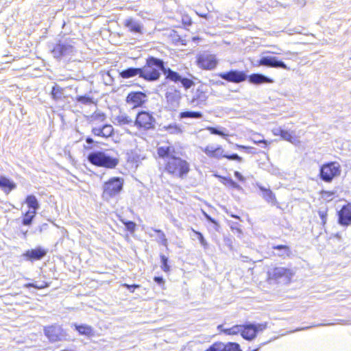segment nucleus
Wrapping results in <instances>:
<instances>
[{
    "mask_svg": "<svg viewBox=\"0 0 351 351\" xmlns=\"http://www.w3.org/2000/svg\"><path fill=\"white\" fill-rule=\"evenodd\" d=\"M175 148L170 145L158 147L157 153L160 158L165 160L164 171L174 178L183 179L190 171L189 163L175 155Z\"/></svg>",
    "mask_w": 351,
    "mask_h": 351,
    "instance_id": "1",
    "label": "nucleus"
},
{
    "mask_svg": "<svg viewBox=\"0 0 351 351\" xmlns=\"http://www.w3.org/2000/svg\"><path fill=\"white\" fill-rule=\"evenodd\" d=\"M88 160L93 165L103 167L108 169L114 168L119 162L117 154H112L110 151L93 152L88 154Z\"/></svg>",
    "mask_w": 351,
    "mask_h": 351,
    "instance_id": "2",
    "label": "nucleus"
},
{
    "mask_svg": "<svg viewBox=\"0 0 351 351\" xmlns=\"http://www.w3.org/2000/svg\"><path fill=\"white\" fill-rule=\"evenodd\" d=\"M165 63L163 60L154 58L149 57L146 60V64L141 68L140 77L147 81H156L160 76V71L164 69Z\"/></svg>",
    "mask_w": 351,
    "mask_h": 351,
    "instance_id": "3",
    "label": "nucleus"
},
{
    "mask_svg": "<svg viewBox=\"0 0 351 351\" xmlns=\"http://www.w3.org/2000/svg\"><path fill=\"white\" fill-rule=\"evenodd\" d=\"M124 180L119 177H113L104 182L102 186V198L107 202L119 195L123 188Z\"/></svg>",
    "mask_w": 351,
    "mask_h": 351,
    "instance_id": "4",
    "label": "nucleus"
},
{
    "mask_svg": "<svg viewBox=\"0 0 351 351\" xmlns=\"http://www.w3.org/2000/svg\"><path fill=\"white\" fill-rule=\"evenodd\" d=\"M293 275L291 270L282 267H274L267 271L269 280H274L285 285L290 282Z\"/></svg>",
    "mask_w": 351,
    "mask_h": 351,
    "instance_id": "5",
    "label": "nucleus"
},
{
    "mask_svg": "<svg viewBox=\"0 0 351 351\" xmlns=\"http://www.w3.org/2000/svg\"><path fill=\"white\" fill-rule=\"evenodd\" d=\"M341 171V166L337 162L324 164L320 168V178L326 182H330L334 178L340 176Z\"/></svg>",
    "mask_w": 351,
    "mask_h": 351,
    "instance_id": "6",
    "label": "nucleus"
},
{
    "mask_svg": "<svg viewBox=\"0 0 351 351\" xmlns=\"http://www.w3.org/2000/svg\"><path fill=\"white\" fill-rule=\"evenodd\" d=\"M134 126L142 130L153 129L155 126V119L152 114L148 112H139L136 117Z\"/></svg>",
    "mask_w": 351,
    "mask_h": 351,
    "instance_id": "7",
    "label": "nucleus"
},
{
    "mask_svg": "<svg viewBox=\"0 0 351 351\" xmlns=\"http://www.w3.org/2000/svg\"><path fill=\"white\" fill-rule=\"evenodd\" d=\"M218 76L221 79L232 83H241L247 80V74L242 71L231 70L228 72H222L218 74Z\"/></svg>",
    "mask_w": 351,
    "mask_h": 351,
    "instance_id": "8",
    "label": "nucleus"
},
{
    "mask_svg": "<svg viewBox=\"0 0 351 351\" xmlns=\"http://www.w3.org/2000/svg\"><path fill=\"white\" fill-rule=\"evenodd\" d=\"M217 60L215 55L203 53L197 58L198 66L204 69L211 70L216 67Z\"/></svg>",
    "mask_w": 351,
    "mask_h": 351,
    "instance_id": "9",
    "label": "nucleus"
},
{
    "mask_svg": "<svg viewBox=\"0 0 351 351\" xmlns=\"http://www.w3.org/2000/svg\"><path fill=\"white\" fill-rule=\"evenodd\" d=\"M146 100L147 95L142 92L130 93L126 97V102L132 108L141 106Z\"/></svg>",
    "mask_w": 351,
    "mask_h": 351,
    "instance_id": "10",
    "label": "nucleus"
},
{
    "mask_svg": "<svg viewBox=\"0 0 351 351\" xmlns=\"http://www.w3.org/2000/svg\"><path fill=\"white\" fill-rule=\"evenodd\" d=\"M73 52V46L65 43H60L56 45L51 51L53 56L57 59H60L62 57L68 56Z\"/></svg>",
    "mask_w": 351,
    "mask_h": 351,
    "instance_id": "11",
    "label": "nucleus"
},
{
    "mask_svg": "<svg viewBox=\"0 0 351 351\" xmlns=\"http://www.w3.org/2000/svg\"><path fill=\"white\" fill-rule=\"evenodd\" d=\"M259 64L273 68H282L289 70L288 66L281 60L274 56H263L259 60Z\"/></svg>",
    "mask_w": 351,
    "mask_h": 351,
    "instance_id": "12",
    "label": "nucleus"
},
{
    "mask_svg": "<svg viewBox=\"0 0 351 351\" xmlns=\"http://www.w3.org/2000/svg\"><path fill=\"white\" fill-rule=\"evenodd\" d=\"M207 99L208 96L206 93L201 87L198 88L193 93L191 98L189 99V104L193 106H199L200 105L204 104Z\"/></svg>",
    "mask_w": 351,
    "mask_h": 351,
    "instance_id": "13",
    "label": "nucleus"
},
{
    "mask_svg": "<svg viewBox=\"0 0 351 351\" xmlns=\"http://www.w3.org/2000/svg\"><path fill=\"white\" fill-rule=\"evenodd\" d=\"M47 253V251L45 249L38 247L36 249L27 250L22 256L27 261H34L42 259Z\"/></svg>",
    "mask_w": 351,
    "mask_h": 351,
    "instance_id": "14",
    "label": "nucleus"
},
{
    "mask_svg": "<svg viewBox=\"0 0 351 351\" xmlns=\"http://www.w3.org/2000/svg\"><path fill=\"white\" fill-rule=\"evenodd\" d=\"M208 351H241L239 344L237 343H215Z\"/></svg>",
    "mask_w": 351,
    "mask_h": 351,
    "instance_id": "15",
    "label": "nucleus"
},
{
    "mask_svg": "<svg viewBox=\"0 0 351 351\" xmlns=\"http://www.w3.org/2000/svg\"><path fill=\"white\" fill-rule=\"evenodd\" d=\"M339 222L343 226H348L351 223V204H348L339 212Z\"/></svg>",
    "mask_w": 351,
    "mask_h": 351,
    "instance_id": "16",
    "label": "nucleus"
},
{
    "mask_svg": "<svg viewBox=\"0 0 351 351\" xmlns=\"http://www.w3.org/2000/svg\"><path fill=\"white\" fill-rule=\"evenodd\" d=\"M125 26L128 30L132 33L142 34H143V25L142 24L132 18L127 19L124 21Z\"/></svg>",
    "mask_w": 351,
    "mask_h": 351,
    "instance_id": "17",
    "label": "nucleus"
},
{
    "mask_svg": "<svg viewBox=\"0 0 351 351\" xmlns=\"http://www.w3.org/2000/svg\"><path fill=\"white\" fill-rule=\"evenodd\" d=\"M45 334L51 341H56L60 339L61 329L58 326H48L45 328Z\"/></svg>",
    "mask_w": 351,
    "mask_h": 351,
    "instance_id": "18",
    "label": "nucleus"
},
{
    "mask_svg": "<svg viewBox=\"0 0 351 351\" xmlns=\"http://www.w3.org/2000/svg\"><path fill=\"white\" fill-rule=\"evenodd\" d=\"M249 82L253 84L273 83L274 80L263 74L254 73L249 76Z\"/></svg>",
    "mask_w": 351,
    "mask_h": 351,
    "instance_id": "19",
    "label": "nucleus"
},
{
    "mask_svg": "<svg viewBox=\"0 0 351 351\" xmlns=\"http://www.w3.org/2000/svg\"><path fill=\"white\" fill-rule=\"evenodd\" d=\"M241 335L245 339L249 341L254 339L256 335V330L253 328V324L243 325Z\"/></svg>",
    "mask_w": 351,
    "mask_h": 351,
    "instance_id": "20",
    "label": "nucleus"
},
{
    "mask_svg": "<svg viewBox=\"0 0 351 351\" xmlns=\"http://www.w3.org/2000/svg\"><path fill=\"white\" fill-rule=\"evenodd\" d=\"M73 326L75 330L82 335H85L86 337H92L94 336V330L92 326L87 324H80L78 325L77 324H73Z\"/></svg>",
    "mask_w": 351,
    "mask_h": 351,
    "instance_id": "21",
    "label": "nucleus"
},
{
    "mask_svg": "<svg viewBox=\"0 0 351 351\" xmlns=\"http://www.w3.org/2000/svg\"><path fill=\"white\" fill-rule=\"evenodd\" d=\"M16 184L5 177H0V188L8 194L12 190L16 188Z\"/></svg>",
    "mask_w": 351,
    "mask_h": 351,
    "instance_id": "22",
    "label": "nucleus"
},
{
    "mask_svg": "<svg viewBox=\"0 0 351 351\" xmlns=\"http://www.w3.org/2000/svg\"><path fill=\"white\" fill-rule=\"evenodd\" d=\"M115 121L117 125L120 126L123 125H133L134 126V122L133 119L127 115L125 113H121L118 116L115 117Z\"/></svg>",
    "mask_w": 351,
    "mask_h": 351,
    "instance_id": "23",
    "label": "nucleus"
},
{
    "mask_svg": "<svg viewBox=\"0 0 351 351\" xmlns=\"http://www.w3.org/2000/svg\"><path fill=\"white\" fill-rule=\"evenodd\" d=\"M260 190L263 192L262 196L268 203L276 205L277 203L274 193L269 189L263 186H259Z\"/></svg>",
    "mask_w": 351,
    "mask_h": 351,
    "instance_id": "24",
    "label": "nucleus"
},
{
    "mask_svg": "<svg viewBox=\"0 0 351 351\" xmlns=\"http://www.w3.org/2000/svg\"><path fill=\"white\" fill-rule=\"evenodd\" d=\"M273 249L277 250L276 255L280 257H289L291 254L290 247L287 245H278L273 246Z\"/></svg>",
    "mask_w": 351,
    "mask_h": 351,
    "instance_id": "25",
    "label": "nucleus"
},
{
    "mask_svg": "<svg viewBox=\"0 0 351 351\" xmlns=\"http://www.w3.org/2000/svg\"><path fill=\"white\" fill-rule=\"evenodd\" d=\"M162 73L165 75L166 79L172 82H178L181 80V76L177 72L172 71L169 68H166L165 66Z\"/></svg>",
    "mask_w": 351,
    "mask_h": 351,
    "instance_id": "26",
    "label": "nucleus"
},
{
    "mask_svg": "<svg viewBox=\"0 0 351 351\" xmlns=\"http://www.w3.org/2000/svg\"><path fill=\"white\" fill-rule=\"evenodd\" d=\"M141 74V68H128L122 71L120 73V75L123 78H130L134 77L136 75H138L140 77Z\"/></svg>",
    "mask_w": 351,
    "mask_h": 351,
    "instance_id": "27",
    "label": "nucleus"
},
{
    "mask_svg": "<svg viewBox=\"0 0 351 351\" xmlns=\"http://www.w3.org/2000/svg\"><path fill=\"white\" fill-rule=\"evenodd\" d=\"M294 136L295 132L285 130L284 132H282L281 138L283 140L289 141L293 145H298L300 143V141Z\"/></svg>",
    "mask_w": 351,
    "mask_h": 351,
    "instance_id": "28",
    "label": "nucleus"
},
{
    "mask_svg": "<svg viewBox=\"0 0 351 351\" xmlns=\"http://www.w3.org/2000/svg\"><path fill=\"white\" fill-rule=\"evenodd\" d=\"M25 202L29 208H32L34 210L33 211L36 212V210L40 207V205L37 200V198L36 197V196H34L33 195H28L26 197Z\"/></svg>",
    "mask_w": 351,
    "mask_h": 351,
    "instance_id": "29",
    "label": "nucleus"
},
{
    "mask_svg": "<svg viewBox=\"0 0 351 351\" xmlns=\"http://www.w3.org/2000/svg\"><path fill=\"white\" fill-rule=\"evenodd\" d=\"M180 119L191 118V119H201L203 114L200 112L194 111H184L180 113Z\"/></svg>",
    "mask_w": 351,
    "mask_h": 351,
    "instance_id": "30",
    "label": "nucleus"
},
{
    "mask_svg": "<svg viewBox=\"0 0 351 351\" xmlns=\"http://www.w3.org/2000/svg\"><path fill=\"white\" fill-rule=\"evenodd\" d=\"M164 129L165 131L171 134H178L182 132V130L180 126L176 123L169 124L167 126H164Z\"/></svg>",
    "mask_w": 351,
    "mask_h": 351,
    "instance_id": "31",
    "label": "nucleus"
},
{
    "mask_svg": "<svg viewBox=\"0 0 351 351\" xmlns=\"http://www.w3.org/2000/svg\"><path fill=\"white\" fill-rule=\"evenodd\" d=\"M242 326L243 325H235L231 328L223 329L222 331L229 335L241 334Z\"/></svg>",
    "mask_w": 351,
    "mask_h": 351,
    "instance_id": "32",
    "label": "nucleus"
},
{
    "mask_svg": "<svg viewBox=\"0 0 351 351\" xmlns=\"http://www.w3.org/2000/svg\"><path fill=\"white\" fill-rule=\"evenodd\" d=\"M36 211H28L25 213V217L23 219V224L25 226H29L35 217Z\"/></svg>",
    "mask_w": 351,
    "mask_h": 351,
    "instance_id": "33",
    "label": "nucleus"
},
{
    "mask_svg": "<svg viewBox=\"0 0 351 351\" xmlns=\"http://www.w3.org/2000/svg\"><path fill=\"white\" fill-rule=\"evenodd\" d=\"M102 137L108 138L113 134L114 129L111 125H104L102 127Z\"/></svg>",
    "mask_w": 351,
    "mask_h": 351,
    "instance_id": "34",
    "label": "nucleus"
},
{
    "mask_svg": "<svg viewBox=\"0 0 351 351\" xmlns=\"http://www.w3.org/2000/svg\"><path fill=\"white\" fill-rule=\"evenodd\" d=\"M262 135L260 134H254L251 137L252 141L256 144L263 143L265 145V147L269 143L267 141L261 138Z\"/></svg>",
    "mask_w": 351,
    "mask_h": 351,
    "instance_id": "35",
    "label": "nucleus"
},
{
    "mask_svg": "<svg viewBox=\"0 0 351 351\" xmlns=\"http://www.w3.org/2000/svg\"><path fill=\"white\" fill-rule=\"evenodd\" d=\"M62 89L59 86H53L51 90V95L54 99H60L62 96Z\"/></svg>",
    "mask_w": 351,
    "mask_h": 351,
    "instance_id": "36",
    "label": "nucleus"
},
{
    "mask_svg": "<svg viewBox=\"0 0 351 351\" xmlns=\"http://www.w3.org/2000/svg\"><path fill=\"white\" fill-rule=\"evenodd\" d=\"M76 100L77 102H80L84 105H90L93 103V99L86 95L78 96L77 97Z\"/></svg>",
    "mask_w": 351,
    "mask_h": 351,
    "instance_id": "37",
    "label": "nucleus"
},
{
    "mask_svg": "<svg viewBox=\"0 0 351 351\" xmlns=\"http://www.w3.org/2000/svg\"><path fill=\"white\" fill-rule=\"evenodd\" d=\"M48 286H49L47 282H42L40 284L28 283V284H25L24 285V287H26V288L34 287V288L37 289H44L45 287H47Z\"/></svg>",
    "mask_w": 351,
    "mask_h": 351,
    "instance_id": "38",
    "label": "nucleus"
},
{
    "mask_svg": "<svg viewBox=\"0 0 351 351\" xmlns=\"http://www.w3.org/2000/svg\"><path fill=\"white\" fill-rule=\"evenodd\" d=\"M160 258H161V262H162V265H161L162 269L165 272H168L170 269V267L168 265V263H167V262H168L167 257H166L165 255H161Z\"/></svg>",
    "mask_w": 351,
    "mask_h": 351,
    "instance_id": "39",
    "label": "nucleus"
},
{
    "mask_svg": "<svg viewBox=\"0 0 351 351\" xmlns=\"http://www.w3.org/2000/svg\"><path fill=\"white\" fill-rule=\"evenodd\" d=\"M223 149L221 147H217L216 149H215V152L212 156V158H215L217 159H219L221 158H225L224 156L226 154H223Z\"/></svg>",
    "mask_w": 351,
    "mask_h": 351,
    "instance_id": "40",
    "label": "nucleus"
},
{
    "mask_svg": "<svg viewBox=\"0 0 351 351\" xmlns=\"http://www.w3.org/2000/svg\"><path fill=\"white\" fill-rule=\"evenodd\" d=\"M192 231L197 236V238L199 241V243H201V245L204 247H206L207 245H208V243L206 242V241L205 240L203 234L198 232V231H196L194 229L192 228Z\"/></svg>",
    "mask_w": 351,
    "mask_h": 351,
    "instance_id": "41",
    "label": "nucleus"
},
{
    "mask_svg": "<svg viewBox=\"0 0 351 351\" xmlns=\"http://www.w3.org/2000/svg\"><path fill=\"white\" fill-rule=\"evenodd\" d=\"M179 82H181L182 85L185 88H191L192 86V85H193V84H194V82L191 80L185 78V77H181V80H180Z\"/></svg>",
    "mask_w": 351,
    "mask_h": 351,
    "instance_id": "42",
    "label": "nucleus"
},
{
    "mask_svg": "<svg viewBox=\"0 0 351 351\" xmlns=\"http://www.w3.org/2000/svg\"><path fill=\"white\" fill-rule=\"evenodd\" d=\"M206 130H208L212 134L219 135L221 136H225L227 135V134H224L222 131L218 130L216 128L208 127L206 128Z\"/></svg>",
    "mask_w": 351,
    "mask_h": 351,
    "instance_id": "43",
    "label": "nucleus"
},
{
    "mask_svg": "<svg viewBox=\"0 0 351 351\" xmlns=\"http://www.w3.org/2000/svg\"><path fill=\"white\" fill-rule=\"evenodd\" d=\"M155 231L160 234L159 238L161 241L162 245L164 246H167V239L164 232H162L160 230H155Z\"/></svg>",
    "mask_w": 351,
    "mask_h": 351,
    "instance_id": "44",
    "label": "nucleus"
},
{
    "mask_svg": "<svg viewBox=\"0 0 351 351\" xmlns=\"http://www.w3.org/2000/svg\"><path fill=\"white\" fill-rule=\"evenodd\" d=\"M93 120L104 121L106 119V116L104 113L101 112H95L92 116Z\"/></svg>",
    "mask_w": 351,
    "mask_h": 351,
    "instance_id": "45",
    "label": "nucleus"
},
{
    "mask_svg": "<svg viewBox=\"0 0 351 351\" xmlns=\"http://www.w3.org/2000/svg\"><path fill=\"white\" fill-rule=\"evenodd\" d=\"M217 147H215L213 145H208L205 147V149H204V153L209 157H212L214 152H215V149H216Z\"/></svg>",
    "mask_w": 351,
    "mask_h": 351,
    "instance_id": "46",
    "label": "nucleus"
},
{
    "mask_svg": "<svg viewBox=\"0 0 351 351\" xmlns=\"http://www.w3.org/2000/svg\"><path fill=\"white\" fill-rule=\"evenodd\" d=\"M226 158H228V160H237L239 162H241L243 161V158L241 157H240L238 154H231V155H226L224 156Z\"/></svg>",
    "mask_w": 351,
    "mask_h": 351,
    "instance_id": "47",
    "label": "nucleus"
},
{
    "mask_svg": "<svg viewBox=\"0 0 351 351\" xmlns=\"http://www.w3.org/2000/svg\"><path fill=\"white\" fill-rule=\"evenodd\" d=\"M318 215L319 217L322 219V222L323 224H325L326 222V217H327V212L325 210H319L318 211Z\"/></svg>",
    "mask_w": 351,
    "mask_h": 351,
    "instance_id": "48",
    "label": "nucleus"
},
{
    "mask_svg": "<svg viewBox=\"0 0 351 351\" xmlns=\"http://www.w3.org/2000/svg\"><path fill=\"white\" fill-rule=\"evenodd\" d=\"M125 226L126 228L130 232H133L135 230L136 223L133 221H127L126 223H125Z\"/></svg>",
    "mask_w": 351,
    "mask_h": 351,
    "instance_id": "49",
    "label": "nucleus"
},
{
    "mask_svg": "<svg viewBox=\"0 0 351 351\" xmlns=\"http://www.w3.org/2000/svg\"><path fill=\"white\" fill-rule=\"evenodd\" d=\"M92 132L94 135L102 137V128L95 127L92 129Z\"/></svg>",
    "mask_w": 351,
    "mask_h": 351,
    "instance_id": "50",
    "label": "nucleus"
},
{
    "mask_svg": "<svg viewBox=\"0 0 351 351\" xmlns=\"http://www.w3.org/2000/svg\"><path fill=\"white\" fill-rule=\"evenodd\" d=\"M225 180H226L227 184L230 186H231V187H232L234 189H240L239 185L237 182H235L234 180H232V179H226V178H225Z\"/></svg>",
    "mask_w": 351,
    "mask_h": 351,
    "instance_id": "51",
    "label": "nucleus"
},
{
    "mask_svg": "<svg viewBox=\"0 0 351 351\" xmlns=\"http://www.w3.org/2000/svg\"><path fill=\"white\" fill-rule=\"evenodd\" d=\"M253 328L256 330V334L258 331H263V330H265L266 328V324H257V325L253 324Z\"/></svg>",
    "mask_w": 351,
    "mask_h": 351,
    "instance_id": "52",
    "label": "nucleus"
},
{
    "mask_svg": "<svg viewBox=\"0 0 351 351\" xmlns=\"http://www.w3.org/2000/svg\"><path fill=\"white\" fill-rule=\"evenodd\" d=\"M285 130H283L281 128H275L272 130V133L275 136H280L282 135V132H284Z\"/></svg>",
    "mask_w": 351,
    "mask_h": 351,
    "instance_id": "53",
    "label": "nucleus"
},
{
    "mask_svg": "<svg viewBox=\"0 0 351 351\" xmlns=\"http://www.w3.org/2000/svg\"><path fill=\"white\" fill-rule=\"evenodd\" d=\"M154 280L158 285H163L165 284V280L162 277H154Z\"/></svg>",
    "mask_w": 351,
    "mask_h": 351,
    "instance_id": "54",
    "label": "nucleus"
},
{
    "mask_svg": "<svg viewBox=\"0 0 351 351\" xmlns=\"http://www.w3.org/2000/svg\"><path fill=\"white\" fill-rule=\"evenodd\" d=\"M123 286L126 287L132 292H134V289L135 288L139 287V285H130L128 284H124Z\"/></svg>",
    "mask_w": 351,
    "mask_h": 351,
    "instance_id": "55",
    "label": "nucleus"
},
{
    "mask_svg": "<svg viewBox=\"0 0 351 351\" xmlns=\"http://www.w3.org/2000/svg\"><path fill=\"white\" fill-rule=\"evenodd\" d=\"M234 176L238 178L240 181H243L244 180V178L243 176L241 175V173H239V171H235L234 172Z\"/></svg>",
    "mask_w": 351,
    "mask_h": 351,
    "instance_id": "56",
    "label": "nucleus"
},
{
    "mask_svg": "<svg viewBox=\"0 0 351 351\" xmlns=\"http://www.w3.org/2000/svg\"><path fill=\"white\" fill-rule=\"evenodd\" d=\"M204 216L207 220H208L209 221H210L215 224H217L216 221L214 219H213L210 215H208V214L204 213Z\"/></svg>",
    "mask_w": 351,
    "mask_h": 351,
    "instance_id": "57",
    "label": "nucleus"
},
{
    "mask_svg": "<svg viewBox=\"0 0 351 351\" xmlns=\"http://www.w3.org/2000/svg\"><path fill=\"white\" fill-rule=\"evenodd\" d=\"M231 229L233 231H234L235 232L238 233V234H241L242 233L241 230L239 228H238V227H236V226L234 227L233 226H231Z\"/></svg>",
    "mask_w": 351,
    "mask_h": 351,
    "instance_id": "58",
    "label": "nucleus"
},
{
    "mask_svg": "<svg viewBox=\"0 0 351 351\" xmlns=\"http://www.w3.org/2000/svg\"><path fill=\"white\" fill-rule=\"evenodd\" d=\"M86 142L88 143V144H92L93 143L94 141L92 138L90 137H88L86 139Z\"/></svg>",
    "mask_w": 351,
    "mask_h": 351,
    "instance_id": "59",
    "label": "nucleus"
},
{
    "mask_svg": "<svg viewBox=\"0 0 351 351\" xmlns=\"http://www.w3.org/2000/svg\"><path fill=\"white\" fill-rule=\"evenodd\" d=\"M311 327L312 326H306V327H304V328H298L295 331L304 330H306V329L311 328Z\"/></svg>",
    "mask_w": 351,
    "mask_h": 351,
    "instance_id": "60",
    "label": "nucleus"
},
{
    "mask_svg": "<svg viewBox=\"0 0 351 351\" xmlns=\"http://www.w3.org/2000/svg\"><path fill=\"white\" fill-rule=\"evenodd\" d=\"M324 194L327 195V197H330L332 195H333V193H331V192H324Z\"/></svg>",
    "mask_w": 351,
    "mask_h": 351,
    "instance_id": "61",
    "label": "nucleus"
},
{
    "mask_svg": "<svg viewBox=\"0 0 351 351\" xmlns=\"http://www.w3.org/2000/svg\"><path fill=\"white\" fill-rule=\"evenodd\" d=\"M237 147L239 148H241V149H248L249 148L248 147H246L244 145H237Z\"/></svg>",
    "mask_w": 351,
    "mask_h": 351,
    "instance_id": "62",
    "label": "nucleus"
},
{
    "mask_svg": "<svg viewBox=\"0 0 351 351\" xmlns=\"http://www.w3.org/2000/svg\"><path fill=\"white\" fill-rule=\"evenodd\" d=\"M232 217H234V218H236V219H240V217H239V216H237V215H232Z\"/></svg>",
    "mask_w": 351,
    "mask_h": 351,
    "instance_id": "63",
    "label": "nucleus"
},
{
    "mask_svg": "<svg viewBox=\"0 0 351 351\" xmlns=\"http://www.w3.org/2000/svg\"><path fill=\"white\" fill-rule=\"evenodd\" d=\"M259 348H256V349H254V350H252V351H258V350H259Z\"/></svg>",
    "mask_w": 351,
    "mask_h": 351,
    "instance_id": "64",
    "label": "nucleus"
}]
</instances>
